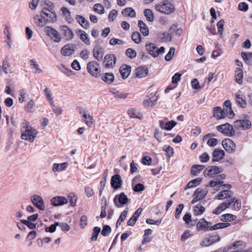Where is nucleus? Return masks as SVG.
I'll return each mask as SVG.
<instances>
[{
	"mask_svg": "<svg viewBox=\"0 0 252 252\" xmlns=\"http://www.w3.org/2000/svg\"><path fill=\"white\" fill-rule=\"evenodd\" d=\"M21 138L32 142L35 138L37 131L31 126L28 125V122L24 120L22 124Z\"/></svg>",
	"mask_w": 252,
	"mask_h": 252,
	"instance_id": "obj_1",
	"label": "nucleus"
},
{
	"mask_svg": "<svg viewBox=\"0 0 252 252\" xmlns=\"http://www.w3.org/2000/svg\"><path fill=\"white\" fill-rule=\"evenodd\" d=\"M47 5L48 8H43L41 11L40 15L47 22L53 23L57 19L56 13L53 11L54 4L52 2H49Z\"/></svg>",
	"mask_w": 252,
	"mask_h": 252,
	"instance_id": "obj_2",
	"label": "nucleus"
},
{
	"mask_svg": "<svg viewBox=\"0 0 252 252\" xmlns=\"http://www.w3.org/2000/svg\"><path fill=\"white\" fill-rule=\"evenodd\" d=\"M155 9L158 12L169 15L175 11V7L170 1L164 0L155 5Z\"/></svg>",
	"mask_w": 252,
	"mask_h": 252,
	"instance_id": "obj_3",
	"label": "nucleus"
},
{
	"mask_svg": "<svg viewBox=\"0 0 252 252\" xmlns=\"http://www.w3.org/2000/svg\"><path fill=\"white\" fill-rule=\"evenodd\" d=\"M145 48L148 53L154 58L158 57L165 52V49L164 47H158L154 43H147Z\"/></svg>",
	"mask_w": 252,
	"mask_h": 252,
	"instance_id": "obj_4",
	"label": "nucleus"
},
{
	"mask_svg": "<svg viewBox=\"0 0 252 252\" xmlns=\"http://www.w3.org/2000/svg\"><path fill=\"white\" fill-rule=\"evenodd\" d=\"M219 235H206L203 241L200 242V245L203 247H207L211 246L215 243L220 241Z\"/></svg>",
	"mask_w": 252,
	"mask_h": 252,
	"instance_id": "obj_5",
	"label": "nucleus"
},
{
	"mask_svg": "<svg viewBox=\"0 0 252 252\" xmlns=\"http://www.w3.org/2000/svg\"><path fill=\"white\" fill-rule=\"evenodd\" d=\"M217 129L227 136H232L235 134V130L233 126L228 123L217 126Z\"/></svg>",
	"mask_w": 252,
	"mask_h": 252,
	"instance_id": "obj_6",
	"label": "nucleus"
},
{
	"mask_svg": "<svg viewBox=\"0 0 252 252\" xmlns=\"http://www.w3.org/2000/svg\"><path fill=\"white\" fill-rule=\"evenodd\" d=\"M89 72L93 76L97 77L100 76V70L99 64L95 61H92L87 64Z\"/></svg>",
	"mask_w": 252,
	"mask_h": 252,
	"instance_id": "obj_7",
	"label": "nucleus"
},
{
	"mask_svg": "<svg viewBox=\"0 0 252 252\" xmlns=\"http://www.w3.org/2000/svg\"><path fill=\"white\" fill-rule=\"evenodd\" d=\"M44 31L46 34L50 36L54 42H59L61 41L62 37L60 33L55 29L50 27H46Z\"/></svg>",
	"mask_w": 252,
	"mask_h": 252,
	"instance_id": "obj_8",
	"label": "nucleus"
},
{
	"mask_svg": "<svg viewBox=\"0 0 252 252\" xmlns=\"http://www.w3.org/2000/svg\"><path fill=\"white\" fill-rule=\"evenodd\" d=\"M211 222L208 221L204 218L199 220L196 224V230L198 231H203L204 232L208 231H212L210 227L212 226Z\"/></svg>",
	"mask_w": 252,
	"mask_h": 252,
	"instance_id": "obj_9",
	"label": "nucleus"
},
{
	"mask_svg": "<svg viewBox=\"0 0 252 252\" xmlns=\"http://www.w3.org/2000/svg\"><path fill=\"white\" fill-rule=\"evenodd\" d=\"M128 198L124 192L116 195L114 198V203L117 207H121L127 203Z\"/></svg>",
	"mask_w": 252,
	"mask_h": 252,
	"instance_id": "obj_10",
	"label": "nucleus"
},
{
	"mask_svg": "<svg viewBox=\"0 0 252 252\" xmlns=\"http://www.w3.org/2000/svg\"><path fill=\"white\" fill-rule=\"evenodd\" d=\"M234 200V198H231L230 200H227L224 202L220 204L213 211V213L216 215L220 214L223 211L228 208Z\"/></svg>",
	"mask_w": 252,
	"mask_h": 252,
	"instance_id": "obj_11",
	"label": "nucleus"
},
{
	"mask_svg": "<svg viewBox=\"0 0 252 252\" xmlns=\"http://www.w3.org/2000/svg\"><path fill=\"white\" fill-rule=\"evenodd\" d=\"M31 201L39 210L41 211L44 210L43 200L40 196L36 194L33 195L31 197Z\"/></svg>",
	"mask_w": 252,
	"mask_h": 252,
	"instance_id": "obj_12",
	"label": "nucleus"
},
{
	"mask_svg": "<svg viewBox=\"0 0 252 252\" xmlns=\"http://www.w3.org/2000/svg\"><path fill=\"white\" fill-rule=\"evenodd\" d=\"M222 168L217 166H209L203 172L205 177H212L213 176L220 173L222 171Z\"/></svg>",
	"mask_w": 252,
	"mask_h": 252,
	"instance_id": "obj_13",
	"label": "nucleus"
},
{
	"mask_svg": "<svg viewBox=\"0 0 252 252\" xmlns=\"http://www.w3.org/2000/svg\"><path fill=\"white\" fill-rule=\"evenodd\" d=\"M75 48L76 45L74 44H66L61 49V54L64 56H71L74 54Z\"/></svg>",
	"mask_w": 252,
	"mask_h": 252,
	"instance_id": "obj_14",
	"label": "nucleus"
},
{
	"mask_svg": "<svg viewBox=\"0 0 252 252\" xmlns=\"http://www.w3.org/2000/svg\"><path fill=\"white\" fill-rule=\"evenodd\" d=\"M207 191L200 188L196 189L193 194V199L191 201V204H193L203 198L207 194Z\"/></svg>",
	"mask_w": 252,
	"mask_h": 252,
	"instance_id": "obj_15",
	"label": "nucleus"
},
{
	"mask_svg": "<svg viewBox=\"0 0 252 252\" xmlns=\"http://www.w3.org/2000/svg\"><path fill=\"white\" fill-rule=\"evenodd\" d=\"M222 145L226 151L231 153L235 151L236 145L234 142L230 139H225L222 141Z\"/></svg>",
	"mask_w": 252,
	"mask_h": 252,
	"instance_id": "obj_16",
	"label": "nucleus"
},
{
	"mask_svg": "<svg viewBox=\"0 0 252 252\" xmlns=\"http://www.w3.org/2000/svg\"><path fill=\"white\" fill-rule=\"evenodd\" d=\"M106 68H113L116 64L117 58L114 54H107L104 58Z\"/></svg>",
	"mask_w": 252,
	"mask_h": 252,
	"instance_id": "obj_17",
	"label": "nucleus"
},
{
	"mask_svg": "<svg viewBox=\"0 0 252 252\" xmlns=\"http://www.w3.org/2000/svg\"><path fill=\"white\" fill-rule=\"evenodd\" d=\"M159 126L161 129L167 130H171L177 124L174 121H168L166 119L159 121Z\"/></svg>",
	"mask_w": 252,
	"mask_h": 252,
	"instance_id": "obj_18",
	"label": "nucleus"
},
{
	"mask_svg": "<svg viewBox=\"0 0 252 252\" xmlns=\"http://www.w3.org/2000/svg\"><path fill=\"white\" fill-rule=\"evenodd\" d=\"M109 92L111 93L114 97L116 99H124L127 97L129 94L124 92L118 90L115 88H110Z\"/></svg>",
	"mask_w": 252,
	"mask_h": 252,
	"instance_id": "obj_19",
	"label": "nucleus"
},
{
	"mask_svg": "<svg viewBox=\"0 0 252 252\" xmlns=\"http://www.w3.org/2000/svg\"><path fill=\"white\" fill-rule=\"evenodd\" d=\"M234 126L238 129H248L251 127V123L248 120H238L234 122Z\"/></svg>",
	"mask_w": 252,
	"mask_h": 252,
	"instance_id": "obj_20",
	"label": "nucleus"
},
{
	"mask_svg": "<svg viewBox=\"0 0 252 252\" xmlns=\"http://www.w3.org/2000/svg\"><path fill=\"white\" fill-rule=\"evenodd\" d=\"M61 31L66 40H71L74 36L73 31L67 26L63 25L60 27Z\"/></svg>",
	"mask_w": 252,
	"mask_h": 252,
	"instance_id": "obj_21",
	"label": "nucleus"
},
{
	"mask_svg": "<svg viewBox=\"0 0 252 252\" xmlns=\"http://www.w3.org/2000/svg\"><path fill=\"white\" fill-rule=\"evenodd\" d=\"M93 53L94 58L97 61H101L102 60L104 52L101 46L99 45H95L93 49Z\"/></svg>",
	"mask_w": 252,
	"mask_h": 252,
	"instance_id": "obj_22",
	"label": "nucleus"
},
{
	"mask_svg": "<svg viewBox=\"0 0 252 252\" xmlns=\"http://www.w3.org/2000/svg\"><path fill=\"white\" fill-rule=\"evenodd\" d=\"M67 203V199L63 196H55L51 200V204L53 206H59Z\"/></svg>",
	"mask_w": 252,
	"mask_h": 252,
	"instance_id": "obj_23",
	"label": "nucleus"
},
{
	"mask_svg": "<svg viewBox=\"0 0 252 252\" xmlns=\"http://www.w3.org/2000/svg\"><path fill=\"white\" fill-rule=\"evenodd\" d=\"M123 184V181L120 175L116 174L112 177L111 185L112 187L116 189L120 188Z\"/></svg>",
	"mask_w": 252,
	"mask_h": 252,
	"instance_id": "obj_24",
	"label": "nucleus"
},
{
	"mask_svg": "<svg viewBox=\"0 0 252 252\" xmlns=\"http://www.w3.org/2000/svg\"><path fill=\"white\" fill-rule=\"evenodd\" d=\"M213 158L212 161L213 162L219 161L222 159L225 155L223 150L218 149H216L214 150L212 153Z\"/></svg>",
	"mask_w": 252,
	"mask_h": 252,
	"instance_id": "obj_25",
	"label": "nucleus"
},
{
	"mask_svg": "<svg viewBox=\"0 0 252 252\" xmlns=\"http://www.w3.org/2000/svg\"><path fill=\"white\" fill-rule=\"evenodd\" d=\"M212 136V134H207L203 136L202 140L203 142H206L208 146L214 147L217 145L218 140L216 138H213Z\"/></svg>",
	"mask_w": 252,
	"mask_h": 252,
	"instance_id": "obj_26",
	"label": "nucleus"
},
{
	"mask_svg": "<svg viewBox=\"0 0 252 252\" xmlns=\"http://www.w3.org/2000/svg\"><path fill=\"white\" fill-rule=\"evenodd\" d=\"M235 100L240 107L245 108L246 107L247 103L245 100V97L240 92L237 93L235 95Z\"/></svg>",
	"mask_w": 252,
	"mask_h": 252,
	"instance_id": "obj_27",
	"label": "nucleus"
},
{
	"mask_svg": "<svg viewBox=\"0 0 252 252\" xmlns=\"http://www.w3.org/2000/svg\"><path fill=\"white\" fill-rule=\"evenodd\" d=\"M120 73L123 79L128 77L131 71V67L126 64H123L120 68Z\"/></svg>",
	"mask_w": 252,
	"mask_h": 252,
	"instance_id": "obj_28",
	"label": "nucleus"
},
{
	"mask_svg": "<svg viewBox=\"0 0 252 252\" xmlns=\"http://www.w3.org/2000/svg\"><path fill=\"white\" fill-rule=\"evenodd\" d=\"M148 73L147 68L144 66H140L136 69V76L138 78H143L145 77Z\"/></svg>",
	"mask_w": 252,
	"mask_h": 252,
	"instance_id": "obj_29",
	"label": "nucleus"
},
{
	"mask_svg": "<svg viewBox=\"0 0 252 252\" xmlns=\"http://www.w3.org/2000/svg\"><path fill=\"white\" fill-rule=\"evenodd\" d=\"M205 168L204 165L195 164L193 165L191 168L190 173L195 176L198 175Z\"/></svg>",
	"mask_w": 252,
	"mask_h": 252,
	"instance_id": "obj_30",
	"label": "nucleus"
},
{
	"mask_svg": "<svg viewBox=\"0 0 252 252\" xmlns=\"http://www.w3.org/2000/svg\"><path fill=\"white\" fill-rule=\"evenodd\" d=\"M138 26L140 28V31L142 35L144 36H147L149 33V29L146 25L142 20H139Z\"/></svg>",
	"mask_w": 252,
	"mask_h": 252,
	"instance_id": "obj_31",
	"label": "nucleus"
},
{
	"mask_svg": "<svg viewBox=\"0 0 252 252\" xmlns=\"http://www.w3.org/2000/svg\"><path fill=\"white\" fill-rule=\"evenodd\" d=\"M102 80L108 84H111L114 80V75L112 73H103L101 76Z\"/></svg>",
	"mask_w": 252,
	"mask_h": 252,
	"instance_id": "obj_32",
	"label": "nucleus"
},
{
	"mask_svg": "<svg viewBox=\"0 0 252 252\" xmlns=\"http://www.w3.org/2000/svg\"><path fill=\"white\" fill-rule=\"evenodd\" d=\"M76 19L83 28L86 29L89 28L90 24L89 21L85 19L82 16L77 15Z\"/></svg>",
	"mask_w": 252,
	"mask_h": 252,
	"instance_id": "obj_33",
	"label": "nucleus"
},
{
	"mask_svg": "<svg viewBox=\"0 0 252 252\" xmlns=\"http://www.w3.org/2000/svg\"><path fill=\"white\" fill-rule=\"evenodd\" d=\"M33 19L35 25L39 27H44L47 23L44 19L42 17L40 18L38 15L34 16Z\"/></svg>",
	"mask_w": 252,
	"mask_h": 252,
	"instance_id": "obj_34",
	"label": "nucleus"
},
{
	"mask_svg": "<svg viewBox=\"0 0 252 252\" xmlns=\"http://www.w3.org/2000/svg\"><path fill=\"white\" fill-rule=\"evenodd\" d=\"M193 214L195 216H201L205 211V208L200 204H198L193 207Z\"/></svg>",
	"mask_w": 252,
	"mask_h": 252,
	"instance_id": "obj_35",
	"label": "nucleus"
},
{
	"mask_svg": "<svg viewBox=\"0 0 252 252\" xmlns=\"http://www.w3.org/2000/svg\"><path fill=\"white\" fill-rule=\"evenodd\" d=\"M213 116L217 119H220L224 117V113L220 107H215L214 108Z\"/></svg>",
	"mask_w": 252,
	"mask_h": 252,
	"instance_id": "obj_36",
	"label": "nucleus"
},
{
	"mask_svg": "<svg viewBox=\"0 0 252 252\" xmlns=\"http://www.w3.org/2000/svg\"><path fill=\"white\" fill-rule=\"evenodd\" d=\"M232 194L231 191L229 190H224L219 193L216 196V198L220 200L224 199L229 198L231 196Z\"/></svg>",
	"mask_w": 252,
	"mask_h": 252,
	"instance_id": "obj_37",
	"label": "nucleus"
},
{
	"mask_svg": "<svg viewBox=\"0 0 252 252\" xmlns=\"http://www.w3.org/2000/svg\"><path fill=\"white\" fill-rule=\"evenodd\" d=\"M158 36L162 42L170 41L172 39V35L170 32H163L159 33Z\"/></svg>",
	"mask_w": 252,
	"mask_h": 252,
	"instance_id": "obj_38",
	"label": "nucleus"
},
{
	"mask_svg": "<svg viewBox=\"0 0 252 252\" xmlns=\"http://www.w3.org/2000/svg\"><path fill=\"white\" fill-rule=\"evenodd\" d=\"M61 11L63 16L65 17L66 22L68 23H71L73 19L71 17L70 12L69 10L65 7H63L61 8Z\"/></svg>",
	"mask_w": 252,
	"mask_h": 252,
	"instance_id": "obj_39",
	"label": "nucleus"
},
{
	"mask_svg": "<svg viewBox=\"0 0 252 252\" xmlns=\"http://www.w3.org/2000/svg\"><path fill=\"white\" fill-rule=\"evenodd\" d=\"M67 165V162H63L62 163H54L53 164V170L54 172H61L65 170Z\"/></svg>",
	"mask_w": 252,
	"mask_h": 252,
	"instance_id": "obj_40",
	"label": "nucleus"
},
{
	"mask_svg": "<svg viewBox=\"0 0 252 252\" xmlns=\"http://www.w3.org/2000/svg\"><path fill=\"white\" fill-rule=\"evenodd\" d=\"M183 219L189 226L194 225L196 222V220H191V216L189 213L185 214Z\"/></svg>",
	"mask_w": 252,
	"mask_h": 252,
	"instance_id": "obj_41",
	"label": "nucleus"
},
{
	"mask_svg": "<svg viewBox=\"0 0 252 252\" xmlns=\"http://www.w3.org/2000/svg\"><path fill=\"white\" fill-rule=\"evenodd\" d=\"M243 73L242 70L240 68H237L235 70V81L239 84L243 82Z\"/></svg>",
	"mask_w": 252,
	"mask_h": 252,
	"instance_id": "obj_42",
	"label": "nucleus"
},
{
	"mask_svg": "<svg viewBox=\"0 0 252 252\" xmlns=\"http://www.w3.org/2000/svg\"><path fill=\"white\" fill-rule=\"evenodd\" d=\"M202 181L201 178H197L194 180H192L189 182L187 185L185 189H187L189 188H193L198 185Z\"/></svg>",
	"mask_w": 252,
	"mask_h": 252,
	"instance_id": "obj_43",
	"label": "nucleus"
},
{
	"mask_svg": "<svg viewBox=\"0 0 252 252\" xmlns=\"http://www.w3.org/2000/svg\"><path fill=\"white\" fill-rule=\"evenodd\" d=\"M236 217L231 214H226L220 216V219L222 221L230 222L236 219Z\"/></svg>",
	"mask_w": 252,
	"mask_h": 252,
	"instance_id": "obj_44",
	"label": "nucleus"
},
{
	"mask_svg": "<svg viewBox=\"0 0 252 252\" xmlns=\"http://www.w3.org/2000/svg\"><path fill=\"white\" fill-rule=\"evenodd\" d=\"M241 57L248 64L252 65V53L242 52Z\"/></svg>",
	"mask_w": 252,
	"mask_h": 252,
	"instance_id": "obj_45",
	"label": "nucleus"
},
{
	"mask_svg": "<svg viewBox=\"0 0 252 252\" xmlns=\"http://www.w3.org/2000/svg\"><path fill=\"white\" fill-rule=\"evenodd\" d=\"M230 223L228 222H220L214 225H212L210 227L211 230H215L219 229H222L227 227L230 226Z\"/></svg>",
	"mask_w": 252,
	"mask_h": 252,
	"instance_id": "obj_46",
	"label": "nucleus"
},
{
	"mask_svg": "<svg viewBox=\"0 0 252 252\" xmlns=\"http://www.w3.org/2000/svg\"><path fill=\"white\" fill-rule=\"evenodd\" d=\"M78 32L80 33V39H81V40L87 45H90L91 43L90 40L86 32L80 30L78 31Z\"/></svg>",
	"mask_w": 252,
	"mask_h": 252,
	"instance_id": "obj_47",
	"label": "nucleus"
},
{
	"mask_svg": "<svg viewBox=\"0 0 252 252\" xmlns=\"http://www.w3.org/2000/svg\"><path fill=\"white\" fill-rule=\"evenodd\" d=\"M144 16L149 22H153L154 20V16L152 11L149 9H146L144 11Z\"/></svg>",
	"mask_w": 252,
	"mask_h": 252,
	"instance_id": "obj_48",
	"label": "nucleus"
},
{
	"mask_svg": "<svg viewBox=\"0 0 252 252\" xmlns=\"http://www.w3.org/2000/svg\"><path fill=\"white\" fill-rule=\"evenodd\" d=\"M82 120L89 127L92 126L93 119L90 114H83V118Z\"/></svg>",
	"mask_w": 252,
	"mask_h": 252,
	"instance_id": "obj_49",
	"label": "nucleus"
},
{
	"mask_svg": "<svg viewBox=\"0 0 252 252\" xmlns=\"http://www.w3.org/2000/svg\"><path fill=\"white\" fill-rule=\"evenodd\" d=\"M44 93L46 98L49 101L50 104L54 103L51 92L48 88L44 90Z\"/></svg>",
	"mask_w": 252,
	"mask_h": 252,
	"instance_id": "obj_50",
	"label": "nucleus"
},
{
	"mask_svg": "<svg viewBox=\"0 0 252 252\" xmlns=\"http://www.w3.org/2000/svg\"><path fill=\"white\" fill-rule=\"evenodd\" d=\"M131 38L135 43H139L141 40L140 34L138 32H133L131 35Z\"/></svg>",
	"mask_w": 252,
	"mask_h": 252,
	"instance_id": "obj_51",
	"label": "nucleus"
},
{
	"mask_svg": "<svg viewBox=\"0 0 252 252\" xmlns=\"http://www.w3.org/2000/svg\"><path fill=\"white\" fill-rule=\"evenodd\" d=\"M126 54L129 58L132 59L136 57L137 53L134 49L128 48L126 50Z\"/></svg>",
	"mask_w": 252,
	"mask_h": 252,
	"instance_id": "obj_52",
	"label": "nucleus"
},
{
	"mask_svg": "<svg viewBox=\"0 0 252 252\" xmlns=\"http://www.w3.org/2000/svg\"><path fill=\"white\" fill-rule=\"evenodd\" d=\"M68 197L69 199L70 205L71 206H74L76 205L77 197H76L74 193L70 192L68 195Z\"/></svg>",
	"mask_w": 252,
	"mask_h": 252,
	"instance_id": "obj_53",
	"label": "nucleus"
},
{
	"mask_svg": "<svg viewBox=\"0 0 252 252\" xmlns=\"http://www.w3.org/2000/svg\"><path fill=\"white\" fill-rule=\"evenodd\" d=\"M94 10L100 14L104 13V7L101 4L97 3L95 4L94 6Z\"/></svg>",
	"mask_w": 252,
	"mask_h": 252,
	"instance_id": "obj_54",
	"label": "nucleus"
},
{
	"mask_svg": "<svg viewBox=\"0 0 252 252\" xmlns=\"http://www.w3.org/2000/svg\"><path fill=\"white\" fill-rule=\"evenodd\" d=\"M100 232V228L99 227H94L93 229V233L91 237L92 241H96L97 236Z\"/></svg>",
	"mask_w": 252,
	"mask_h": 252,
	"instance_id": "obj_55",
	"label": "nucleus"
},
{
	"mask_svg": "<svg viewBox=\"0 0 252 252\" xmlns=\"http://www.w3.org/2000/svg\"><path fill=\"white\" fill-rule=\"evenodd\" d=\"M111 232V227L108 225H105L103 226L102 230L101 231V234L103 236H107L109 235Z\"/></svg>",
	"mask_w": 252,
	"mask_h": 252,
	"instance_id": "obj_56",
	"label": "nucleus"
},
{
	"mask_svg": "<svg viewBox=\"0 0 252 252\" xmlns=\"http://www.w3.org/2000/svg\"><path fill=\"white\" fill-rule=\"evenodd\" d=\"M9 67H10V64L9 63L8 60L7 58H5L2 62V69L6 74L8 73V68Z\"/></svg>",
	"mask_w": 252,
	"mask_h": 252,
	"instance_id": "obj_57",
	"label": "nucleus"
},
{
	"mask_svg": "<svg viewBox=\"0 0 252 252\" xmlns=\"http://www.w3.org/2000/svg\"><path fill=\"white\" fill-rule=\"evenodd\" d=\"M175 53V48L174 47L170 48L169 52L165 56V60L166 61H170L173 57Z\"/></svg>",
	"mask_w": 252,
	"mask_h": 252,
	"instance_id": "obj_58",
	"label": "nucleus"
},
{
	"mask_svg": "<svg viewBox=\"0 0 252 252\" xmlns=\"http://www.w3.org/2000/svg\"><path fill=\"white\" fill-rule=\"evenodd\" d=\"M184 205L183 204H179L176 209V213L175 214V217L176 219L179 218L180 214H181L182 210L184 208Z\"/></svg>",
	"mask_w": 252,
	"mask_h": 252,
	"instance_id": "obj_59",
	"label": "nucleus"
},
{
	"mask_svg": "<svg viewBox=\"0 0 252 252\" xmlns=\"http://www.w3.org/2000/svg\"><path fill=\"white\" fill-rule=\"evenodd\" d=\"M246 244L242 241H238L236 242L233 245V247L234 248V250L237 249L238 250L242 249L245 248Z\"/></svg>",
	"mask_w": 252,
	"mask_h": 252,
	"instance_id": "obj_60",
	"label": "nucleus"
},
{
	"mask_svg": "<svg viewBox=\"0 0 252 252\" xmlns=\"http://www.w3.org/2000/svg\"><path fill=\"white\" fill-rule=\"evenodd\" d=\"M59 225V223L58 222H55L53 224L51 225L49 227H47L45 228V231L47 232L53 233L56 230L57 226Z\"/></svg>",
	"mask_w": 252,
	"mask_h": 252,
	"instance_id": "obj_61",
	"label": "nucleus"
},
{
	"mask_svg": "<svg viewBox=\"0 0 252 252\" xmlns=\"http://www.w3.org/2000/svg\"><path fill=\"white\" fill-rule=\"evenodd\" d=\"M127 114L129 117L131 118H137L140 119V117L138 116L139 113L137 112L136 109L131 108L128 110Z\"/></svg>",
	"mask_w": 252,
	"mask_h": 252,
	"instance_id": "obj_62",
	"label": "nucleus"
},
{
	"mask_svg": "<svg viewBox=\"0 0 252 252\" xmlns=\"http://www.w3.org/2000/svg\"><path fill=\"white\" fill-rule=\"evenodd\" d=\"M210 159L209 155L206 152L203 153L199 156V159L201 162H206Z\"/></svg>",
	"mask_w": 252,
	"mask_h": 252,
	"instance_id": "obj_63",
	"label": "nucleus"
},
{
	"mask_svg": "<svg viewBox=\"0 0 252 252\" xmlns=\"http://www.w3.org/2000/svg\"><path fill=\"white\" fill-rule=\"evenodd\" d=\"M224 24V21L223 19L220 20L217 24V28L218 29V32L220 34H222V31L223 30V26Z\"/></svg>",
	"mask_w": 252,
	"mask_h": 252,
	"instance_id": "obj_64",
	"label": "nucleus"
}]
</instances>
